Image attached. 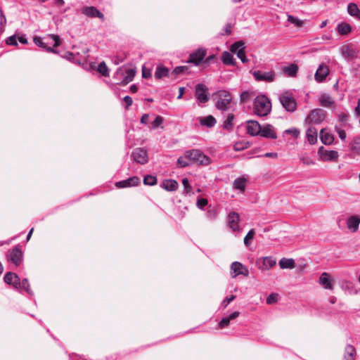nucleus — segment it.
<instances>
[{
    "label": "nucleus",
    "instance_id": "obj_19",
    "mask_svg": "<svg viewBox=\"0 0 360 360\" xmlns=\"http://www.w3.org/2000/svg\"><path fill=\"white\" fill-rule=\"evenodd\" d=\"M4 279L5 283L10 285H12L15 289H18L20 285V278L16 274L8 272L4 276Z\"/></svg>",
    "mask_w": 360,
    "mask_h": 360
},
{
    "label": "nucleus",
    "instance_id": "obj_3",
    "mask_svg": "<svg viewBox=\"0 0 360 360\" xmlns=\"http://www.w3.org/2000/svg\"><path fill=\"white\" fill-rule=\"evenodd\" d=\"M326 112L321 108L312 110L306 117L304 122L307 125L321 124L326 118Z\"/></svg>",
    "mask_w": 360,
    "mask_h": 360
},
{
    "label": "nucleus",
    "instance_id": "obj_48",
    "mask_svg": "<svg viewBox=\"0 0 360 360\" xmlns=\"http://www.w3.org/2000/svg\"><path fill=\"white\" fill-rule=\"evenodd\" d=\"M351 147L353 150L360 151V136H356L353 139Z\"/></svg>",
    "mask_w": 360,
    "mask_h": 360
},
{
    "label": "nucleus",
    "instance_id": "obj_40",
    "mask_svg": "<svg viewBox=\"0 0 360 360\" xmlns=\"http://www.w3.org/2000/svg\"><path fill=\"white\" fill-rule=\"evenodd\" d=\"M157 182V177L153 175L148 174L143 178V184L146 186H155Z\"/></svg>",
    "mask_w": 360,
    "mask_h": 360
},
{
    "label": "nucleus",
    "instance_id": "obj_39",
    "mask_svg": "<svg viewBox=\"0 0 360 360\" xmlns=\"http://www.w3.org/2000/svg\"><path fill=\"white\" fill-rule=\"evenodd\" d=\"M234 115L229 114L225 121L224 122L223 127L226 130L232 129L233 127Z\"/></svg>",
    "mask_w": 360,
    "mask_h": 360
},
{
    "label": "nucleus",
    "instance_id": "obj_54",
    "mask_svg": "<svg viewBox=\"0 0 360 360\" xmlns=\"http://www.w3.org/2000/svg\"><path fill=\"white\" fill-rule=\"evenodd\" d=\"M188 70L186 66H178L174 70V73L176 75L184 74Z\"/></svg>",
    "mask_w": 360,
    "mask_h": 360
},
{
    "label": "nucleus",
    "instance_id": "obj_24",
    "mask_svg": "<svg viewBox=\"0 0 360 360\" xmlns=\"http://www.w3.org/2000/svg\"><path fill=\"white\" fill-rule=\"evenodd\" d=\"M360 218L358 216H352L348 218L347 221V228L352 232H355L358 230Z\"/></svg>",
    "mask_w": 360,
    "mask_h": 360
},
{
    "label": "nucleus",
    "instance_id": "obj_51",
    "mask_svg": "<svg viewBox=\"0 0 360 360\" xmlns=\"http://www.w3.org/2000/svg\"><path fill=\"white\" fill-rule=\"evenodd\" d=\"M278 300V295L276 293H271L266 298V303L268 304H272L276 303Z\"/></svg>",
    "mask_w": 360,
    "mask_h": 360
},
{
    "label": "nucleus",
    "instance_id": "obj_6",
    "mask_svg": "<svg viewBox=\"0 0 360 360\" xmlns=\"http://www.w3.org/2000/svg\"><path fill=\"white\" fill-rule=\"evenodd\" d=\"M340 51L342 58L347 61H351L357 57V52L352 44L342 45L340 48Z\"/></svg>",
    "mask_w": 360,
    "mask_h": 360
},
{
    "label": "nucleus",
    "instance_id": "obj_42",
    "mask_svg": "<svg viewBox=\"0 0 360 360\" xmlns=\"http://www.w3.org/2000/svg\"><path fill=\"white\" fill-rule=\"evenodd\" d=\"M18 290H25L28 294H32L28 280L27 278L22 279V281H20Z\"/></svg>",
    "mask_w": 360,
    "mask_h": 360
},
{
    "label": "nucleus",
    "instance_id": "obj_31",
    "mask_svg": "<svg viewBox=\"0 0 360 360\" xmlns=\"http://www.w3.org/2000/svg\"><path fill=\"white\" fill-rule=\"evenodd\" d=\"M279 266L281 269H293L295 266V262L293 259L282 258L279 261Z\"/></svg>",
    "mask_w": 360,
    "mask_h": 360
},
{
    "label": "nucleus",
    "instance_id": "obj_30",
    "mask_svg": "<svg viewBox=\"0 0 360 360\" xmlns=\"http://www.w3.org/2000/svg\"><path fill=\"white\" fill-rule=\"evenodd\" d=\"M247 179L244 177H239L236 179L233 184V188L234 189L240 190L241 192H244L246 186Z\"/></svg>",
    "mask_w": 360,
    "mask_h": 360
},
{
    "label": "nucleus",
    "instance_id": "obj_5",
    "mask_svg": "<svg viewBox=\"0 0 360 360\" xmlns=\"http://www.w3.org/2000/svg\"><path fill=\"white\" fill-rule=\"evenodd\" d=\"M250 73L257 82H273L276 79V72L274 70L269 72L251 70Z\"/></svg>",
    "mask_w": 360,
    "mask_h": 360
},
{
    "label": "nucleus",
    "instance_id": "obj_61",
    "mask_svg": "<svg viewBox=\"0 0 360 360\" xmlns=\"http://www.w3.org/2000/svg\"><path fill=\"white\" fill-rule=\"evenodd\" d=\"M151 71L150 69H146V68H143L142 69V77L145 79L150 78L151 77Z\"/></svg>",
    "mask_w": 360,
    "mask_h": 360
},
{
    "label": "nucleus",
    "instance_id": "obj_52",
    "mask_svg": "<svg viewBox=\"0 0 360 360\" xmlns=\"http://www.w3.org/2000/svg\"><path fill=\"white\" fill-rule=\"evenodd\" d=\"M49 39L51 41V42H53V47H57L60 45V38L57 35H50L49 37Z\"/></svg>",
    "mask_w": 360,
    "mask_h": 360
},
{
    "label": "nucleus",
    "instance_id": "obj_14",
    "mask_svg": "<svg viewBox=\"0 0 360 360\" xmlns=\"http://www.w3.org/2000/svg\"><path fill=\"white\" fill-rule=\"evenodd\" d=\"M261 125L257 121L248 120L246 122V129L248 134L251 136H259L261 132Z\"/></svg>",
    "mask_w": 360,
    "mask_h": 360
},
{
    "label": "nucleus",
    "instance_id": "obj_33",
    "mask_svg": "<svg viewBox=\"0 0 360 360\" xmlns=\"http://www.w3.org/2000/svg\"><path fill=\"white\" fill-rule=\"evenodd\" d=\"M188 158H208L199 149H191L186 152L185 157Z\"/></svg>",
    "mask_w": 360,
    "mask_h": 360
},
{
    "label": "nucleus",
    "instance_id": "obj_4",
    "mask_svg": "<svg viewBox=\"0 0 360 360\" xmlns=\"http://www.w3.org/2000/svg\"><path fill=\"white\" fill-rule=\"evenodd\" d=\"M136 71L133 69L123 70L120 68L115 73L114 78L117 81V84H127L133 80Z\"/></svg>",
    "mask_w": 360,
    "mask_h": 360
},
{
    "label": "nucleus",
    "instance_id": "obj_50",
    "mask_svg": "<svg viewBox=\"0 0 360 360\" xmlns=\"http://www.w3.org/2000/svg\"><path fill=\"white\" fill-rule=\"evenodd\" d=\"M349 119V113L348 112H342L338 115V120L342 123V125L344 126L347 124Z\"/></svg>",
    "mask_w": 360,
    "mask_h": 360
},
{
    "label": "nucleus",
    "instance_id": "obj_53",
    "mask_svg": "<svg viewBox=\"0 0 360 360\" xmlns=\"http://www.w3.org/2000/svg\"><path fill=\"white\" fill-rule=\"evenodd\" d=\"M6 42L8 45H10V46H17L18 45L15 35L8 37L6 39Z\"/></svg>",
    "mask_w": 360,
    "mask_h": 360
},
{
    "label": "nucleus",
    "instance_id": "obj_20",
    "mask_svg": "<svg viewBox=\"0 0 360 360\" xmlns=\"http://www.w3.org/2000/svg\"><path fill=\"white\" fill-rule=\"evenodd\" d=\"M319 103L324 108H332L335 105L334 99L328 94H321L319 97Z\"/></svg>",
    "mask_w": 360,
    "mask_h": 360
},
{
    "label": "nucleus",
    "instance_id": "obj_22",
    "mask_svg": "<svg viewBox=\"0 0 360 360\" xmlns=\"http://www.w3.org/2000/svg\"><path fill=\"white\" fill-rule=\"evenodd\" d=\"M320 139L321 142L325 145H330L334 141L333 135L327 129H321Z\"/></svg>",
    "mask_w": 360,
    "mask_h": 360
},
{
    "label": "nucleus",
    "instance_id": "obj_8",
    "mask_svg": "<svg viewBox=\"0 0 360 360\" xmlns=\"http://www.w3.org/2000/svg\"><path fill=\"white\" fill-rule=\"evenodd\" d=\"M195 96L198 101L204 103L208 101V88L203 84H198L195 86Z\"/></svg>",
    "mask_w": 360,
    "mask_h": 360
},
{
    "label": "nucleus",
    "instance_id": "obj_49",
    "mask_svg": "<svg viewBox=\"0 0 360 360\" xmlns=\"http://www.w3.org/2000/svg\"><path fill=\"white\" fill-rule=\"evenodd\" d=\"M252 94L248 91H243L240 96V99L242 103H247L250 101Z\"/></svg>",
    "mask_w": 360,
    "mask_h": 360
},
{
    "label": "nucleus",
    "instance_id": "obj_12",
    "mask_svg": "<svg viewBox=\"0 0 360 360\" xmlns=\"http://www.w3.org/2000/svg\"><path fill=\"white\" fill-rule=\"evenodd\" d=\"M8 257L13 264L19 265L22 259V252L18 246H15L8 252Z\"/></svg>",
    "mask_w": 360,
    "mask_h": 360
},
{
    "label": "nucleus",
    "instance_id": "obj_11",
    "mask_svg": "<svg viewBox=\"0 0 360 360\" xmlns=\"http://www.w3.org/2000/svg\"><path fill=\"white\" fill-rule=\"evenodd\" d=\"M81 11L82 14L90 18L97 17L102 21L105 19L104 15L94 6H84Z\"/></svg>",
    "mask_w": 360,
    "mask_h": 360
},
{
    "label": "nucleus",
    "instance_id": "obj_36",
    "mask_svg": "<svg viewBox=\"0 0 360 360\" xmlns=\"http://www.w3.org/2000/svg\"><path fill=\"white\" fill-rule=\"evenodd\" d=\"M221 60H222V62L225 65H235V60L233 57V55L229 52H227V51L224 52L222 54V56H221Z\"/></svg>",
    "mask_w": 360,
    "mask_h": 360
},
{
    "label": "nucleus",
    "instance_id": "obj_62",
    "mask_svg": "<svg viewBox=\"0 0 360 360\" xmlns=\"http://www.w3.org/2000/svg\"><path fill=\"white\" fill-rule=\"evenodd\" d=\"M123 100H124V102L126 104V108L127 109H128L132 105V103H133L132 98L129 96H124Z\"/></svg>",
    "mask_w": 360,
    "mask_h": 360
},
{
    "label": "nucleus",
    "instance_id": "obj_16",
    "mask_svg": "<svg viewBox=\"0 0 360 360\" xmlns=\"http://www.w3.org/2000/svg\"><path fill=\"white\" fill-rule=\"evenodd\" d=\"M240 216L236 212H231L228 215V224L233 231L239 230Z\"/></svg>",
    "mask_w": 360,
    "mask_h": 360
},
{
    "label": "nucleus",
    "instance_id": "obj_64",
    "mask_svg": "<svg viewBox=\"0 0 360 360\" xmlns=\"http://www.w3.org/2000/svg\"><path fill=\"white\" fill-rule=\"evenodd\" d=\"M149 114H143L142 117H141V123L143 124H147L149 123Z\"/></svg>",
    "mask_w": 360,
    "mask_h": 360
},
{
    "label": "nucleus",
    "instance_id": "obj_58",
    "mask_svg": "<svg viewBox=\"0 0 360 360\" xmlns=\"http://www.w3.org/2000/svg\"><path fill=\"white\" fill-rule=\"evenodd\" d=\"M285 134H290L293 137H297L300 134V131L295 128L294 129H289L285 131Z\"/></svg>",
    "mask_w": 360,
    "mask_h": 360
},
{
    "label": "nucleus",
    "instance_id": "obj_45",
    "mask_svg": "<svg viewBox=\"0 0 360 360\" xmlns=\"http://www.w3.org/2000/svg\"><path fill=\"white\" fill-rule=\"evenodd\" d=\"M195 160L198 161L199 159H177V165L180 167H185L191 165Z\"/></svg>",
    "mask_w": 360,
    "mask_h": 360
},
{
    "label": "nucleus",
    "instance_id": "obj_43",
    "mask_svg": "<svg viewBox=\"0 0 360 360\" xmlns=\"http://www.w3.org/2000/svg\"><path fill=\"white\" fill-rule=\"evenodd\" d=\"M97 70L104 77L109 76V70L105 62H101L99 63Z\"/></svg>",
    "mask_w": 360,
    "mask_h": 360
},
{
    "label": "nucleus",
    "instance_id": "obj_41",
    "mask_svg": "<svg viewBox=\"0 0 360 360\" xmlns=\"http://www.w3.org/2000/svg\"><path fill=\"white\" fill-rule=\"evenodd\" d=\"M288 21L297 27H300L303 25L304 21L291 15H288Z\"/></svg>",
    "mask_w": 360,
    "mask_h": 360
},
{
    "label": "nucleus",
    "instance_id": "obj_29",
    "mask_svg": "<svg viewBox=\"0 0 360 360\" xmlns=\"http://www.w3.org/2000/svg\"><path fill=\"white\" fill-rule=\"evenodd\" d=\"M33 41L37 46L46 49L48 52H54L53 47L47 46L50 42H44L40 37H34Z\"/></svg>",
    "mask_w": 360,
    "mask_h": 360
},
{
    "label": "nucleus",
    "instance_id": "obj_23",
    "mask_svg": "<svg viewBox=\"0 0 360 360\" xmlns=\"http://www.w3.org/2000/svg\"><path fill=\"white\" fill-rule=\"evenodd\" d=\"M306 137L310 144H314L317 141L318 129L313 126L309 125L306 132Z\"/></svg>",
    "mask_w": 360,
    "mask_h": 360
},
{
    "label": "nucleus",
    "instance_id": "obj_55",
    "mask_svg": "<svg viewBox=\"0 0 360 360\" xmlns=\"http://www.w3.org/2000/svg\"><path fill=\"white\" fill-rule=\"evenodd\" d=\"M6 24V18L1 8H0V32H2V27Z\"/></svg>",
    "mask_w": 360,
    "mask_h": 360
},
{
    "label": "nucleus",
    "instance_id": "obj_18",
    "mask_svg": "<svg viewBox=\"0 0 360 360\" xmlns=\"http://www.w3.org/2000/svg\"><path fill=\"white\" fill-rule=\"evenodd\" d=\"M160 186L169 192L176 191L179 188V184L174 179H164L160 184Z\"/></svg>",
    "mask_w": 360,
    "mask_h": 360
},
{
    "label": "nucleus",
    "instance_id": "obj_34",
    "mask_svg": "<svg viewBox=\"0 0 360 360\" xmlns=\"http://www.w3.org/2000/svg\"><path fill=\"white\" fill-rule=\"evenodd\" d=\"M320 283L325 289H332L333 286L328 278V274L326 272L323 273L319 278Z\"/></svg>",
    "mask_w": 360,
    "mask_h": 360
},
{
    "label": "nucleus",
    "instance_id": "obj_7",
    "mask_svg": "<svg viewBox=\"0 0 360 360\" xmlns=\"http://www.w3.org/2000/svg\"><path fill=\"white\" fill-rule=\"evenodd\" d=\"M245 45L241 41L235 42L231 46V51L233 53H236L238 58H240L243 63L248 62V59L245 56Z\"/></svg>",
    "mask_w": 360,
    "mask_h": 360
},
{
    "label": "nucleus",
    "instance_id": "obj_10",
    "mask_svg": "<svg viewBox=\"0 0 360 360\" xmlns=\"http://www.w3.org/2000/svg\"><path fill=\"white\" fill-rule=\"evenodd\" d=\"M206 54L207 50L203 48H200L190 54L188 62L198 65L203 60Z\"/></svg>",
    "mask_w": 360,
    "mask_h": 360
},
{
    "label": "nucleus",
    "instance_id": "obj_35",
    "mask_svg": "<svg viewBox=\"0 0 360 360\" xmlns=\"http://www.w3.org/2000/svg\"><path fill=\"white\" fill-rule=\"evenodd\" d=\"M298 71V66L295 64H291L283 68V72L289 77H295Z\"/></svg>",
    "mask_w": 360,
    "mask_h": 360
},
{
    "label": "nucleus",
    "instance_id": "obj_46",
    "mask_svg": "<svg viewBox=\"0 0 360 360\" xmlns=\"http://www.w3.org/2000/svg\"><path fill=\"white\" fill-rule=\"evenodd\" d=\"M182 184L184 186V193L190 194L192 191V187L189 184V181L187 178L182 179Z\"/></svg>",
    "mask_w": 360,
    "mask_h": 360
},
{
    "label": "nucleus",
    "instance_id": "obj_21",
    "mask_svg": "<svg viewBox=\"0 0 360 360\" xmlns=\"http://www.w3.org/2000/svg\"><path fill=\"white\" fill-rule=\"evenodd\" d=\"M328 74V67L324 64H321L315 73V79L318 82H322Z\"/></svg>",
    "mask_w": 360,
    "mask_h": 360
},
{
    "label": "nucleus",
    "instance_id": "obj_2",
    "mask_svg": "<svg viewBox=\"0 0 360 360\" xmlns=\"http://www.w3.org/2000/svg\"><path fill=\"white\" fill-rule=\"evenodd\" d=\"M271 109V103L269 98L264 95H260L254 101V112L260 117L267 115Z\"/></svg>",
    "mask_w": 360,
    "mask_h": 360
},
{
    "label": "nucleus",
    "instance_id": "obj_13",
    "mask_svg": "<svg viewBox=\"0 0 360 360\" xmlns=\"http://www.w3.org/2000/svg\"><path fill=\"white\" fill-rule=\"evenodd\" d=\"M259 136L270 139H276L277 138V134L275 128L269 124H266L261 127Z\"/></svg>",
    "mask_w": 360,
    "mask_h": 360
},
{
    "label": "nucleus",
    "instance_id": "obj_63",
    "mask_svg": "<svg viewBox=\"0 0 360 360\" xmlns=\"http://www.w3.org/2000/svg\"><path fill=\"white\" fill-rule=\"evenodd\" d=\"M194 162L200 165H208L211 163V159H199L198 161L195 160Z\"/></svg>",
    "mask_w": 360,
    "mask_h": 360
},
{
    "label": "nucleus",
    "instance_id": "obj_17",
    "mask_svg": "<svg viewBox=\"0 0 360 360\" xmlns=\"http://www.w3.org/2000/svg\"><path fill=\"white\" fill-rule=\"evenodd\" d=\"M139 183H140L139 178L134 176L130 177L127 179L116 182L115 186L117 188H123L136 186L139 185Z\"/></svg>",
    "mask_w": 360,
    "mask_h": 360
},
{
    "label": "nucleus",
    "instance_id": "obj_28",
    "mask_svg": "<svg viewBox=\"0 0 360 360\" xmlns=\"http://www.w3.org/2000/svg\"><path fill=\"white\" fill-rule=\"evenodd\" d=\"M169 72V70L167 68L164 67L163 65H158L156 68L155 72V77L157 79H160L163 77H167Z\"/></svg>",
    "mask_w": 360,
    "mask_h": 360
},
{
    "label": "nucleus",
    "instance_id": "obj_47",
    "mask_svg": "<svg viewBox=\"0 0 360 360\" xmlns=\"http://www.w3.org/2000/svg\"><path fill=\"white\" fill-rule=\"evenodd\" d=\"M255 235V231L254 229H251L248 231L247 235L245 236L244 238V244L248 247L250 244V240H252L254 238V236Z\"/></svg>",
    "mask_w": 360,
    "mask_h": 360
},
{
    "label": "nucleus",
    "instance_id": "obj_56",
    "mask_svg": "<svg viewBox=\"0 0 360 360\" xmlns=\"http://www.w3.org/2000/svg\"><path fill=\"white\" fill-rule=\"evenodd\" d=\"M335 131L338 133L340 139L342 141H344L346 139V132L344 129L335 127Z\"/></svg>",
    "mask_w": 360,
    "mask_h": 360
},
{
    "label": "nucleus",
    "instance_id": "obj_38",
    "mask_svg": "<svg viewBox=\"0 0 360 360\" xmlns=\"http://www.w3.org/2000/svg\"><path fill=\"white\" fill-rule=\"evenodd\" d=\"M276 259L272 257H263V266L264 269H269L276 264Z\"/></svg>",
    "mask_w": 360,
    "mask_h": 360
},
{
    "label": "nucleus",
    "instance_id": "obj_1",
    "mask_svg": "<svg viewBox=\"0 0 360 360\" xmlns=\"http://www.w3.org/2000/svg\"><path fill=\"white\" fill-rule=\"evenodd\" d=\"M217 101L216 108L221 111H226L235 106L231 94L226 90H219L216 93Z\"/></svg>",
    "mask_w": 360,
    "mask_h": 360
},
{
    "label": "nucleus",
    "instance_id": "obj_25",
    "mask_svg": "<svg viewBox=\"0 0 360 360\" xmlns=\"http://www.w3.org/2000/svg\"><path fill=\"white\" fill-rule=\"evenodd\" d=\"M356 349L354 346L347 345L345 349L344 360H354Z\"/></svg>",
    "mask_w": 360,
    "mask_h": 360
},
{
    "label": "nucleus",
    "instance_id": "obj_9",
    "mask_svg": "<svg viewBox=\"0 0 360 360\" xmlns=\"http://www.w3.org/2000/svg\"><path fill=\"white\" fill-rule=\"evenodd\" d=\"M280 102L283 107L289 112H293L297 108L295 99L290 95L285 94L280 96Z\"/></svg>",
    "mask_w": 360,
    "mask_h": 360
},
{
    "label": "nucleus",
    "instance_id": "obj_27",
    "mask_svg": "<svg viewBox=\"0 0 360 360\" xmlns=\"http://www.w3.org/2000/svg\"><path fill=\"white\" fill-rule=\"evenodd\" d=\"M199 122L201 125L205 126L207 127H212L217 122L216 119L212 115L199 117Z\"/></svg>",
    "mask_w": 360,
    "mask_h": 360
},
{
    "label": "nucleus",
    "instance_id": "obj_57",
    "mask_svg": "<svg viewBox=\"0 0 360 360\" xmlns=\"http://www.w3.org/2000/svg\"><path fill=\"white\" fill-rule=\"evenodd\" d=\"M208 204V200L205 198H200L197 202L198 207L202 209Z\"/></svg>",
    "mask_w": 360,
    "mask_h": 360
},
{
    "label": "nucleus",
    "instance_id": "obj_26",
    "mask_svg": "<svg viewBox=\"0 0 360 360\" xmlns=\"http://www.w3.org/2000/svg\"><path fill=\"white\" fill-rule=\"evenodd\" d=\"M337 32L341 35H347L352 31V27L347 22H342L337 25Z\"/></svg>",
    "mask_w": 360,
    "mask_h": 360
},
{
    "label": "nucleus",
    "instance_id": "obj_37",
    "mask_svg": "<svg viewBox=\"0 0 360 360\" xmlns=\"http://www.w3.org/2000/svg\"><path fill=\"white\" fill-rule=\"evenodd\" d=\"M164 119L160 115H157L154 120L151 122L150 126L149 127V129L150 130H155L158 129V127L163 128L162 126V124L163 123Z\"/></svg>",
    "mask_w": 360,
    "mask_h": 360
},
{
    "label": "nucleus",
    "instance_id": "obj_32",
    "mask_svg": "<svg viewBox=\"0 0 360 360\" xmlns=\"http://www.w3.org/2000/svg\"><path fill=\"white\" fill-rule=\"evenodd\" d=\"M347 11L348 13L357 18L358 20H360V10L359 9L356 4L350 3L347 6Z\"/></svg>",
    "mask_w": 360,
    "mask_h": 360
},
{
    "label": "nucleus",
    "instance_id": "obj_59",
    "mask_svg": "<svg viewBox=\"0 0 360 360\" xmlns=\"http://www.w3.org/2000/svg\"><path fill=\"white\" fill-rule=\"evenodd\" d=\"M230 320L228 317H225V318H223L219 323V326L221 328H225L226 326H229V323H230Z\"/></svg>",
    "mask_w": 360,
    "mask_h": 360
},
{
    "label": "nucleus",
    "instance_id": "obj_15",
    "mask_svg": "<svg viewBox=\"0 0 360 360\" xmlns=\"http://www.w3.org/2000/svg\"><path fill=\"white\" fill-rule=\"evenodd\" d=\"M231 269L234 273V274L232 276L233 278H236L239 275H243L245 276H248L249 272L248 268L245 266L243 264H242L240 262H233L231 264Z\"/></svg>",
    "mask_w": 360,
    "mask_h": 360
},
{
    "label": "nucleus",
    "instance_id": "obj_60",
    "mask_svg": "<svg viewBox=\"0 0 360 360\" xmlns=\"http://www.w3.org/2000/svg\"><path fill=\"white\" fill-rule=\"evenodd\" d=\"M207 215L209 219H214L217 217V211L212 208L207 211Z\"/></svg>",
    "mask_w": 360,
    "mask_h": 360
},
{
    "label": "nucleus",
    "instance_id": "obj_44",
    "mask_svg": "<svg viewBox=\"0 0 360 360\" xmlns=\"http://www.w3.org/2000/svg\"><path fill=\"white\" fill-rule=\"evenodd\" d=\"M147 157V152L143 148H136L134 150V151L131 154V158H146Z\"/></svg>",
    "mask_w": 360,
    "mask_h": 360
}]
</instances>
